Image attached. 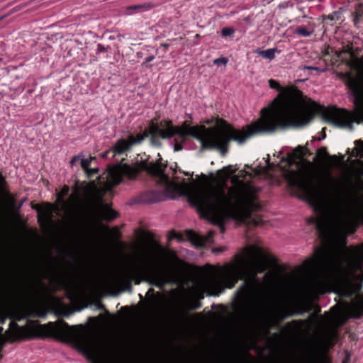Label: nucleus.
Segmentation results:
<instances>
[{"label":"nucleus","instance_id":"f257e3e1","mask_svg":"<svg viewBox=\"0 0 363 363\" xmlns=\"http://www.w3.org/2000/svg\"><path fill=\"white\" fill-rule=\"evenodd\" d=\"M260 117L241 129H237L223 121L225 130L207 135L204 126H189L185 122L182 126H174L171 121L161 122L160 126L152 125V138L169 139L176 136L174 151H180L182 143L191 136L198 140L202 149H218L225 155L230 140L239 145L245 143L253 137L268 135L277 130L289 127H303L308 125L315 117L320 115H259Z\"/></svg>","mask_w":363,"mask_h":363},{"label":"nucleus","instance_id":"f03ea898","mask_svg":"<svg viewBox=\"0 0 363 363\" xmlns=\"http://www.w3.org/2000/svg\"><path fill=\"white\" fill-rule=\"evenodd\" d=\"M245 174L248 173L241 171L234 177L233 182H238V184L230 188L228 194L225 191V184L218 186L211 184L191 191L183 190L182 194L187 196L190 205L196 208L201 217L220 225L223 231V223L225 218L247 217L261 208L257 196L259 189L239 179Z\"/></svg>","mask_w":363,"mask_h":363},{"label":"nucleus","instance_id":"7ed1b4c3","mask_svg":"<svg viewBox=\"0 0 363 363\" xmlns=\"http://www.w3.org/2000/svg\"><path fill=\"white\" fill-rule=\"evenodd\" d=\"M234 259L220 269V280L214 279L207 284L208 295L218 296L225 288L233 289L239 280H242L237 294L240 301H247L252 298L259 285L257 274L277 263L274 257L268 255L256 245L248 247L243 254H236Z\"/></svg>","mask_w":363,"mask_h":363},{"label":"nucleus","instance_id":"20e7f679","mask_svg":"<svg viewBox=\"0 0 363 363\" xmlns=\"http://www.w3.org/2000/svg\"><path fill=\"white\" fill-rule=\"evenodd\" d=\"M346 86L350 90L355 105L363 107V86L361 80L351 74L344 75ZM271 89L279 94L259 113H363V111L340 110L336 106H325L304 95L296 86H281L274 79L269 80Z\"/></svg>","mask_w":363,"mask_h":363},{"label":"nucleus","instance_id":"39448f33","mask_svg":"<svg viewBox=\"0 0 363 363\" xmlns=\"http://www.w3.org/2000/svg\"><path fill=\"white\" fill-rule=\"evenodd\" d=\"M150 251L145 253V264L131 268L122 273L118 279V283L125 290L132 289V283L139 285L141 282H147L160 289L167 284H177L182 280V272L177 269L169 270L155 269L150 264Z\"/></svg>","mask_w":363,"mask_h":363},{"label":"nucleus","instance_id":"423d86ee","mask_svg":"<svg viewBox=\"0 0 363 363\" xmlns=\"http://www.w3.org/2000/svg\"><path fill=\"white\" fill-rule=\"evenodd\" d=\"M167 167V163H162L161 157L155 162L145 160L133 166L121 162L109 169L108 179L109 183L115 186L120 184L123 178L135 179L141 172H146L148 174L157 177L158 182L165 186L166 191H169V177L164 172Z\"/></svg>","mask_w":363,"mask_h":363},{"label":"nucleus","instance_id":"0eeeda50","mask_svg":"<svg viewBox=\"0 0 363 363\" xmlns=\"http://www.w3.org/2000/svg\"><path fill=\"white\" fill-rule=\"evenodd\" d=\"M307 154H310L309 150L306 147L298 145L291 153H288L287 156L281 160L288 167L285 179L289 186L306 196L311 194V182L301 170L297 160H303Z\"/></svg>","mask_w":363,"mask_h":363},{"label":"nucleus","instance_id":"6e6552de","mask_svg":"<svg viewBox=\"0 0 363 363\" xmlns=\"http://www.w3.org/2000/svg\"><path fill=\"white\" fill-rule=\"evenodd\" d=\"M69 325L62 319L46 324H38L32 329L33 337L38 338H53L62 342H69L74 339Z\"/></svg>","mask_w":363,"mask_h":363},{"label":"nucleus","instance_id":"1a4fd4ad","mask_svg":"<svg viewBox=\"0 0 363 363\" xmlns=\"http://www.w3.org/2000/svg\"><path fill=\"white\" fill-rule=\"evenodd\" d=\"M314 308L315 312L318 314L320 313V308L318 305H313L310 303H303L298 306V308L294 311H289L288 309H282L279 312L274 314L273 317H269L265 319L264 325L266 332L268 333L269 329L272 328H281V322L286 318L294 315H303L306 312H310Z\"/></svg>","mask_w":363,"mask_h":363},{"label":"nucleus","instance_id":"9d476101","mask_svg":"<svg viewBox=\"0 0 363 363\" xmlns=\"http://www.w3.org/2000/svg\"><path fill=\"white\" fill-rule=\"evenodd\" d=\"M331 262V258L326 252L320 248H316L313 257L303 262V267L308 271H320L326 269Z\"/></svg>","mask_w":363,"mask_h":363},{"label":"nucleus","instance_id":"9b49d317","mask_svg":"<svg viewBox=\"0 0 363 363\" xmlns=\"http://www.w3.org/2000/svg\"><path fill=\"white\" fill-rule=\"evenodd\" d=\"M363 225V199L359 201L352 214L342 223L344 230L350 235L356 232Z\"/></svg>","mask_w":363,"mask_h":363},{"label":"nucleus","instance_id":"f8f14e48","mask_svg":"<svg viewBox=\"0 0 363 363\" xmlns=\"http://www.w3.org/2000/svg\"><path fill=\"white\" fill-rule=\"evenodd\" d=\"M52 275V280L58 284H64L66 281V276L62 272H51L47 271L43 272L40 278H38L30 284V289L35 294H38L45 288V284L43 281V279L47 278L48 275Z\"/></svg>","mask_w":363,"mask_h":363},{"label":"nucleus","instance_id":"ddd939ff","mask_svg":"<svg viewBox=\"0 0 363 363\" xmlns=\"http://www.w3.org/2000/svg\"><path fill=\"white\" fill-rule=\"evenodd\" d=\"M32 208L38 212V222L40 225H45L51 220L53 213V206L46 203L45 207L42 208L39 204L32 205Z\"/></svg>","mask_w":363,"mask_h":363},{"label":"nucleus","instance_id":"4468645a","mask_svg":"<svg viewBox=\"0 0 363 363\" xmlns=\"http://www.w3.org/2000/svg\"><path fill=\"white\" fill-rule=\"evenodd\" d=\"M166 197L164 191L152 189L143 192L140 195V201L143 203H155L163 201Z\"/></svg>","mask_w":363,"mask_h":363},{"label":"nucleus","instance_id":"2eb2a0df","mask_svg":"<svg viewBox=\"0 0 363 363\" xmlns=\"http://www.w3.org/2000/svg\"><path fill=\"white\" fill-rule=\"evenodd\" d=\"M99 215L102 220L110 222L118 218V212L112 209L108 204L104 203L101 197H99Z\"/></svg>","mask_w":363,"mask_h":363},{"label":"nucleus","instance_id":"dca6fc26","mask_svg":"<svg viewBox=\"0 0 363 363\" xmlns=\"http://www.w3.org/2000/svg\"><path fill=\"white\" fill-rule=\"evenodd\" d=\"M16 287L8 281L0 279V301L7 300L16 294Z\"/></svg>","mask_w":363,"mask_h":363},{"label":"nucleus","instance_id":"f3484780","mask_svg":"<svg viewBox=\"0 0 363 363\" xmlns=\"http://www.w3.org/2000/svg\"><path fill=\"white\" fill-rule=\"evenodd\" d=\"M307 222L308 224L315 225L320 238L325 236L327 232V224L323 219L317 217H310L307 219Z\"/></svg>","mask_w":363,"mask_h":363},{"label":"nucleus","instance_id":"a211bd4d","mask_svg":"<svg viewBox=\"0 0 363 363\" xmlns=\"http://www.w3.org/2000/svg\"><path fill=\"white\" fill-rule=\"evenodd\" d=\"M130 139V140L125 139L118 140L113 147L114 155H122L128 151L132 144L135 141L133 136H131Z\"/></svg>","mask_w":363,"mask_h":363},{"label":"nucleus","instance_id":"6ab92c4d","mask_svg":"<svg viewBox=\"0 0 363 363\" xmlns=\"http://www.w3.org/2000/svg\"><path fill=\"white\" fill-rule=\"evenodd\" d=\"M323 286L319 281H312L306 289V293L310 297H316L318 294H323Z\"/></svg>","mask_w":363,"mask_h":363},{"label":"nucleus","instance_id":"aec40b11","mask_svg":"<svg viewBox=\"0 0 363 363\" xmlns=\"http://www.w3.org/2000/svg\"><path fill=\"white\" fill-rule=\"evenodd\" d=\"M255 53L258 54L259 55L262 56V57L267 59L269 60H272L275 57V53L276 52H280L279 50H278L277 48H271L267 49L266 50H262L260 49H257L254 51Z\"/></svg>","mask_w":363,"mask_h":363},{"label":"nucleus","instance_id":"412c9836","mask_svg":"<svg viewBox=\"0 0 363 363\" xmlns=\"http://www.w3.org/2000/svg\"><path fill=\"white\" fill-rule=\"evenodd\" d=\"M81 198H82V196H81L80 188L78 186V184H76L74 185V186L73 187V192L69 198L68 203L70 205H77L80 202Z\"/></svg>","mask_w":363,"mask_h":363},{"label":"nucleus","instance_id":"4be33fe9","mask_svg":"<svg viewBox=\"0 0 363 363\" xmlns=\"http://www.w3.org/2000/svg\"><path fill=\"white\" fill-rule=\"evenodd\" d=\"M309 322L308 320H294L286 324L284 329L289 331L296 330L301 325L306 324Z\"/></svg>","mask_w":363,"mask_h":363},{"label":"nucleus","instance_id":"5701e85b","mask_svg":"<svg viewBox=\"0 0 363 363\" xmlns=\"http://www.w3.org/2000/svg\"><path fill=\"white\" fill-rule=\"evenodd\" d=\"M236 169H233L232 166L229 165L223 167L217 172V175L222 179H225L235 174Z\"/></svg>","mask_w":363,"mask_h":363},{"label":"nucleus","instance_id":"b1692460","mask_svg":"<svg viewBox=\"0 0 363 363\" xmlns=\"http://www.w3.org/2000/svg\"><path fill=\"white\" fill-rule=\"evenodd\" d=\"M186 235L187 239L190 240L194 243L198 244V245H201V241L202 239L195 232H194L192 230H186Z\"/></svg>","mask_w":363,"mask_h":363},{"label":"nucleus","instance_id":"393cba45","mask_svg":"<svg viewBox=\"0 0 363 363\" xmlns=\"http://www.w3.org/2000/svg\"><path fill=\"white\" fill-rule=\"evenodd\" d=\"M7 183L6 181L5 177L2 174V173L0 172V192L6 193V195L11 199L12 202H15V200L11 198V196L10 194L5 190L6 187Z\"/></svg>","mask_w":363,"mask_h":363},{"label":"nucleus","instance_id":"a878e982","mask_svg":"<svg viewBox=\"0 0 363 363\" xmlns=\"http://www.w3.org/2000/svg\"><path fill=\"white\" fill-rule=\"evenodd\" d=\"M201 307H202V304H201V301L199 300H196L194 298L189 303V304L187 306V311H195V310L201 308Z\"/></svg>","mask_w":363,"mask_h":363},{"label":"nucleus","instance_id":"bb28decb","mask_svg":"<svg viewBox=\"0 0 363 363\" xmlns=\"http://www.w3.org/2000/svg\"><path fill=\"white\" fill-rule=\"evenodd\" d=\"M69 192V187L67 185H64L61 191L57 194V199L59 201H64V197L67 196Z\"/></svg>","mask_w":363,"mask_h":363},{"label":"nucleus","instance_id":"cd10ccee","mask_svg":"<svg viewBox=\"0 0 363 363\" xmlns=\"http://www.w3.org/2000/svg\"><path fill=\"white\" fill-rule=\"evenodd\" d=\"M340 15L341 11H336L328 15H323L322 17L323 20L328 19L331 21H334L339 20Z\"/></svg>","mask_w":363,"mask_h":363},{"label":"nucleus","instance_id":"c85d7f7f","mask_svg":"<svg viewBox=\"0 0 363 363\" xmlns=\"http://www.w3.org/2000/svg\"><path fill=\"white\" fill-rule=\"evenodd\" d=\"M295 33L301 35L304 37H309L312 32L308 31L304 26H299L296 29Z\"/></svg>","mask_w":363,"mask_h":363},{"label":"nucleus","instance_id":"c756f323","mask_svg":"<svg viewBox=\"0 0 363 363\" xmlns=\"http://www.w3.org/2000/svg\"><path fill=\"white\" fill-rule=\"evenodd\" d=\"M168 239L169 240H174V239H177L179 241H182L184 240V238H183V235L179 233H177V231L175 230H172L169 233V235H168Z\"/></svg>","mask_w":363,"mask_h":363},{"label":"nucleus","instance_id":"7c9ffc66","mask_svg":"<svg viewBox=\"0 0 363 363\" xmlns=\"http://www.w3.org/2000/svg\"><path fill=\"white\" fill-rule=\"evenodd\" d=\"M152 7L150 4H138V5H132L128 6L126 9L128 10H138L142 9H150Z\"/></svg>","mask_w":363,"mask_h":363},{"label":"nucleus","instance_id":"2f4dec72","mask_svg":"<svg viewBox=\"0 0 363 363\" xmlns=\"http://www.w3.org/2000/svg\"><path fill=\"white\" fill-rule=\"evenodd\" d=\"M228 61V58H226L225 57H219V58L214 60L213 63H214V65H225L227 64Z\"/></svg>","mask_w":363,"mask_h":363},{"label":"nucleus","instance_id":"473e14b6","mask_svg":"<svg viewBox=\"0 0 363 363\" xmlns=\"http://www.w3.org/2000/svg\"><path fill=\"white\" fill-rule=\"evenodd\" d=\"M90 164H91V160L89 159H82L81 160V166H82V168L84 170V172L86 171L89 168Z\"/></svg>","mask_w":363,"mask_h":363},{"label":"nucleus","instance_id":"72a5a7b5","mask_svg":"<svg viewBox=\"0 0 363 363\" xmlns=\"http://www.w3.org/2000/svg\"><path fill=\"white\" fill-rule=\"evenodd\" d=\"M87 177L91 178L94 177V175L96 174L99 172L98 168H89L86 171H85Z\"/></svg>","mask_w":363,"mask_h":363},{"label":"nucleus","instance_id":"f704fd0d","mask_svg":"<svg viewBox=\"0 0 363 363\" xmlns=\"http://www.w3.org/2000/svg\"><path fill=\"white\" fill-rule=\"evenodd\" d=\"M234 33V30L230 28H223L221 30V34L223 36H230Z\"/></svg>","mask_w":363,"mask_h":363},{"label":"nucleus","instance_id":"c9c22d12","mask_svg":"<svg viewBox=\"0 0 363 363\" xmlns=\"http://www.w3.org/2000/svg\"><path fill=\"white\" fill-rule=\"evenodd\" d=\"M354 144H355L356 148L358 150V151L361 153H363V141L356 140L354 142Z\"/></svg>","mask_w":363,"mask_h":363},{"label":"nucleus","instance_id":"e433bc0d","mask_svg":"<svg viewBox=\"0 0 363 363\" xmlns=\"http://www.w3.org/2000/svg\"><path fill=\"white\" fill-rule=\"evenodd\" d=\"M351 359V354L349 351H345V357L342 361V363H350Z\"/></svg>","mask_w":363,"mask_h":363},{"label":"nucleus","instance_id":"4c0bfd02","mask_svg":"<svg viewBox=\"0 0 363 363\" xmlns=\"http://www.w3.org/2000/svg\"><path fill=\"white\" fill-rule=\"evenodd\" d=\"M107 49L108 48H106L104 45H101V44H98L97 45V53L98 52H107Z\"/></svg>","mask_w":363,"mask_h":363},{"label":"nucleus","instance_id":"58836bf2","mask_svg":"<svg viewBox=\"0 0 363 363\" xmlns=\"http://www.w3.org/2000/svg\"><path fill=\"white\" fill-rule=\"evenodd\" d=\"M318 154L320 155H327V148L325 147H322L318 150Z\"/></svg>","mask_w":363,"mask_h":363},{"label":"nucleus","instance_id":"ea45409f","mask_svg":"<svg viewBox=\"0 0 363 363\" xmlns=\"http://www.w3.org/2000/svg\"><path fill=\"white\" fill-rule=\"evenodd\" d=\"M46 315V311L45 309L38 310L37 312V316L43 318Z\"/></svg>","mask_w":363,"mask_h":363},{"label":"nucleus","instance_id":"a19ab883","mask_svg":"<svg viewBox=\"0 0 363 363\" xmlns=\"http://www.w3.org/2000/svg\"><path fill=\"white\" fill-rule=\"evenodd\" d=\"M204 298V291H199L196 293V300H201Z\"/></svg>","mask_w":363,"mask_h":363},{"label":"nucleus","instance_id":"79ce46f5","mask_svg":"<svg viewBox=\"0 0 363 363\" xmlns=\"http://www.w3.org/2000/svg\"><path fill=\"white\" fill-rule=\"evenodd\" d=\"M304 69H313V70H315V71H318V72H323L324 71L323 69H320L319 67H312V66H306V67H304Z\"/></svg>","mask_w":363,"mask_h":363},{"label":"nucleus","instance_id":"37998d69","mask_svg":"<svg viewBox=\"0 0 363 363\" xmlns=\"http://www.w3.org/2000/svg\"><path fill=\"white\" fill-rule=\"evenodd\" d=\"M155 59L153 55L149 56L146 58L145 62L143 63L146 67H148L147 63L152 61Z\"/></svg>","mask_w":363,"mask_h":363},{"label":"nucleus","instance_id":"c03bdc74","mask_svg":"<svg viewBox=\"0 0 363 363\" xmlns=\"http://www.w3.org/2000/svg\"><path fill=\"white\" fill-rule=\"evenodd\" d=\"M325 128H323L322 129V131H321V137H320V138H318V140H323V139H325V137H326V133H325Z\"/></svg>","mask_w":363,"mask_h":363},{"label":"nucleus","instance_id":"a18cd8bd","mask_svg":"<svg viewBox=\"0 0 363 363\" xmlns=\"http://www.w3.org/2000/svg\"><path fill=\"white\" fill-rule=\"evenodd\" d=\"M78 160V157H74L71 161H70V163H71V165H74V164L75 163L76 161Z\"/></svg>","mask_w":363,"mask_h":363},{"label":"nucleus","instance_id":"49530a36","mask_svg":"<svg viewBox=\"0 0 363 363\" xmlns=\"http://www.w3.org/2000/svg\"><path fill=\"white\" fill-rule=\"evenodd\" d=\"M273 336H274L275 338H278V337H279L280 334H279V333H274L273 334Z\"/></svg>","mask_w":363,"mask_h":363},{"label":"nucleus","instance_id":"de8ad7c7","mask_svg":"<svg viewBox=\"0 0 363 363\" xmlns=\"http://www.w3.org/2000/svg\"><path fill=\"white\" fill-rule=\"evenodd\" d=\"M83 188H84V190L86 192H87V191H89V188L87 186H83Z\"/></svg>","mask_w":363,"mask_h":363},{"label":"nucleus","instance_id":"09e8293b","mask_svg":"<svg viewBox=\"0 0 363 363\" xmlns=\"http://www.w3.org/2000/svg\"><path fill=\"white\" fill-rule=\"evenodd\" d=\"M213 252H222V249H220V248H216L213 250Z\"/></svg>","mask_w":363,"mask_h":363},{"label":"nucleus","instance_id":"8fccbe9b","mask_svg":"<svg viewBox=\"0 0 363 363\" xmlns=\"http://www.w3.org/2000/svg\"><path fill=\"white\" fill-rule=\"evenodd\" d=\"M2 347H3V343L2 342H0V352L2 350ZM2 358V356L0 354V359Z\"/></svg>","mask_w":363,"mask_h":363},{"label":"nucleus","instance_id":"3c124183","mask_svg":"<svg viewBox=\"0 0 363 363\" xmlns=\"http://www.w3.org/2000/svg\"><path fill=\"white\" fill-rule=\"evenodd\" d=\"M162 46L164 47L165 48H167L169 47V45L168 44H162Z\"/></svg>","mask_w":363,"mask_h":363},{"label":"nucleus","instance_id":"603ef678","mask_svg":"<svg viewBox=\"0 0 363 363\" xmlns=\"http://www.w3.org/2000/svg\"><path fill=\"white\" fill-rule=\"evenodd\" d=\"M156 245L160 250L162 249V247L158 243H157Z\"/></svg>","mask_w":363,"mask_h":363},{"label":"nucleus","instance_id":"864d4df0","mask_svg":"<svg viewBox=\"0 0 363 363\" xmlns=\"http://www.w3.org/2000/svg\"><path fill=\"white\" fill-rule=\"evenodd\" d=\"M213 233H212V232H209V236H210V237H213Z\"/></svg>","mask_w":363,"mask_h":363},{"label":"nucleus","instance_id":"5fc2aeb1","mask_svg":"<svg viewBox=\"0 0 363 363\" xmlns=\"http://www.w3.org/2000/svg\"><path fill=\"white\" fill-rule=\"evenodd\" d=\"M5 17H6V16H3L0 17V21H1V20H3Z\"/></svg>","mask_w":363,"mask_h":363},{"label":"nucleus","instance_id":"6e6d98bb","mask_svg":"<svg viewBox=\"0 0 363 363\" xmlns=\"http://www.w3.org/2000/svg\"><path fill=\"white\" fill-rule=\"evenodd\" d=\"M344 157H345V156H344V155H341V157H340V160H344Z\"/></svg>","mask_w":363,"mask_h":363},{"label":"nucleus","instance_id":"4d7b16f0","mask_svg":"<svg viewBox=\"0 0 363 363\" xmlns=\"http://www.w3.org/2000/svg\"><path fill=\"white\" fill-rule=\"evenodd\" d=\"M63 315H65V316H68L69 313H65Z\"/></svg>","mask_w":363,"mask_h":363},{"label":"nucleus","instance_id":"13d9d810","mask_svg":"<svg viewBox=\"0 0 363 363\" xmlns=\"http://www.w3.org/2000/svg\"><path fill=\"white\" fill-rule=\"evenodd\" d=\"M199 37H200L199 34L196 35V38H199Z\"/></svg>","mask_w":363,"mask_h":363},{"label":"nucleus","instance_id":"bf43d9fd","mask_svg":"<svg viewBox=\"0 0 363 363\" xmlns=\"http://www.w3.org/2000/svg\"><path fill=\"white\" fill-rule=\"evenodd\" d=\"M189 118L192 119L191 114H189Z\"/></svg>","mask_w":363,"mask_h":363},{"label":"nucleus","instance_id":"052dcab7","mask_svg":"<svg viewBox=\"0 0 363 363\" xmlns=\"http://www.w3.org/2000/svg\"><path fill=\"white\" fill-rule=\"evenodd\" d=\"M189 118L192 119L191 114H189Z\"/></svg>","mask_w":363,"mask_h":363},{"label":"nucleus","instance_id":"680f3d73","mask_svg":"<svg viewBox=\"0 0 363 363\" xmlns=\"http://www.w3.org/2000/svg\"><path fill=\"white\" fill-rule=\"evenodd\" d=\"M189 118L192 119L191 114H189Z\"/></svg>","mask_w":363,"mask_h":363},{"label":"nucleus","instance_id":"e2e57ef3","mask_svg":"<svg viewBox=\"0 0 363 363\" xmlns=\"http://www.w3.org/2000/svg\"><path fill=\"white\" fill-rule=\"evenodd\" d=\"M267 164H268V165H271L269 160H268Z\"/></svg>","mask_w":363,"mask_h":363},{"label":"nucleus","instance_id":"0e129e2a","mask_svg":"<svg viewBox=\"0 0 363 363\" xmlns=\"http://www.w3.org/2000/svg\"><path fill=\"white\" fill-rule=\"evenodd\" d=\"M333 158L336 159V156H335V155H333Z\"/></svg>","mask_w":363,"mask_h":363},{"label":"nucleus","instance_id":"69168bd1","mask_svg":"<svg viewBox=\"0 0 363 363\" xmlns=\"http://www.w3.org/2000/svg\"><path fill=\"white\" fill-rule=\"evenodd\" d=\"M1 61H2V59H1V58H0V62H1Z\"/></svg>","mask_w":363,"mask_h":363}]
</instances>
